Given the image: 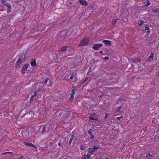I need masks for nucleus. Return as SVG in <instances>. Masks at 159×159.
<instances>
[{"label": "nucleus", "instance_id": "13", "mask_svg": "<svg viewBox=\"0 0 159 159\" xmlns=\"http://www.w3.org/2000/svg\"><path fill=\"white\" fill-rule=\"evenodd\" d=\"M1 2L3 5H5L7 7L8 6H9L10 5L9 3H8L7 2H6L4 0H1Z\"/></svg>", "mask_w": 159, "mask_h": 159}, {"label": "nucleus", "instance_id": "3", "mask_svg": "<svg viewBox=\"0 0 159 159\" xmlns=\"http://www.w3.org/2000/svg\"><path fill=\"white\" fill-rule=\"evenodd\" d=\"M46 129V126L45 125H42L39 127V131L42 133H43L45 132Z\"/></svg>", "mask_w": 159, "mask_h": 159}, {"label": "nucleus", "instance_id": "12", "mask_svg": "<svg viewBox=\"0 0 159 159\" xmlns=\"http://www.w3.org/2000/svg\"><path fill=\"white\" fill-rule=\"evenodd\" d=\"M67 47L66 46L63 47L61 48V49H60V50H59V51L61 52L66 51L67 50Z\"/></svg>", "mask_w": 159, "mask_h": 159}, {"label": "nucleus", "instance_id": "14", "mask_svg": "<svg viewBox=\"0 0 159 159\" xmlns=\"http://www.w3.org/2000/svg\"><path fill=\"white\" fill-rule=\"evenodd\" d=\"M93 152V151H91L90 150L88 152L87 157L89 158L91 156Z\"/></svg>", "mask_w": 159, "mask_h": 159}, {"label": "nucleus", "instance_id": "39", "mask_svg": "<svg viewBox=\"0 0 159 159\" xmlns=\"http://www.w3.org/2000/svg\"><path fill=\"white\" fill-rule=\"evenodd\" d=\"M70 80H72L73 79V76H70Z\"/></svg>", "mask_w": 159, "mask_h": 159}, {"label": "nucleus", "instance_id": "8", "mask_svg": "<svg viewBox=\"0 0 159 159\" xmlns=\"http://www.w3.org/2000/svg\"><path fill=\"white\" fill-rule=\"evenodd\" d=\"M96 117L97 115L95 114H93L90 116L89 119L93 120H96Z\"/></svg>", "mask_w": 159, "mask_h": 159}, {"label": "nucleus", "instance_id": "32", "mask_svg": "<svg viewBox=\"0 0 159 159\" xmlns=\"http://www.w3.org/2000/svg\"><path fill=\"white\" fill-rule=\"evenodd\" d=\"M21 70H22V74H24L25 73V71L26 70H24L23 69H22Z\"/></svg>", "mask_w": 159, "mask_h": 159}, {"label": "nucleus", "instance_id": "7", "mask_svg": "<svg viewBox=\"0 0 159 159\" xmlns=\"http://www.w3.org/2000/svg\"><path fill=\"white\" fill-rule=\"evenodd\" d=\"M79 2L82 5L87 6L88 4L87 2L85 0H78Z\"/></svg>", "mask_w": 159, "mask_h": 159}, {"label": "nucleus", "instance_id": "38", "mask_svg": "<svg viewBox=\"0 0 159 159\" xmlns=\"http://www.w3.org/2000/svg\"><path fill=\"white\" fill-rule=\"evenodd\" d=\"M108 116V115L107 114L105 115L104 117V118L105 119H107V118Z\"/></svg>", "mask_w": 159, "mask_h": 159}, {"label": "nucleus", "instance_id": "9", "mask_svg": "<svg viewBox=\"0 0 159 159\" xmlns=\"http://www.w3.org/2000/svg\"><path fill=\"white\" fill-rule=\"evenodd\" d=\"M102 42L106 45H111V41L109 40H103Z\"/></svg>", "mask_w": 159, "mask_h": 159}, {"label": "nucleus", "instance_id": "15", "mask_svg": "<svg viewBox=\"0 0 159 159\" xmlns=\"http://www.w3.org/2000/svg\"><path fill=\"white\" fill-rule=\"evenodd\" d=\"M153 54L152 53H151L150 56L148 58V60L149 61H152L153 59Z\"/></svg>", "mask_w": 159, "mask_h": 159}, {"label": "nucleus", "instance_id": "27", "mask_svg": "<svg viewBox=\"0 0 159 159\" xmlns=\"http://www.w3.org/2000/svg\"><path fill=\"white\" fill-rule=\"evenodd\" d=\"M149 28L148 27V26H146L145 27V30H148V31H147V32L148 33H149L150 32V31L149 30Z\"/></svg>", "mask_w": 159, "mask_h": 159}, {"label": "nucleus", "instance_id": "37", "mask_svg": "<svg viewBox=\"0 0 159 159\" xmlns=\"http://www.w3.org/2000/svg\"><path fill=\"white\" fill-rule=\"evenodd\" d=\"M157 9H155L153 11V12H157Z\"/></svg>", "mask_w": 159, "mask_h": 159}, {"label": "nucleus", "instance_id": "17", "mask_svg": "<svg viewBox=\"0 0 159 159\" xmlns=\"http://www.w3.org/2000/svg\"><path fill=\"white\" fill-rule=\"evenodd\" d=\"M87 147L84 145H81L80 147V149L81 150H84Z\"/></svg>", "mask_w": 159, "mask_h": 159}, {"label": "nucleus", "instance_id": "31", "mask_svg": "<svg viewBox=\"0 0 159 159\" xmlns=\"http://www.w3.org/2000/svg\"><path fill=\"white\" fill-rule=\"evenodd\" d=\"M122 107L121 106H120L118 110H116V112H118L121 109Z\"/></svg>", "mask_w": 159, "mask_h": 159}, {"label": "nucleus", "instance_id": "33", "mask_svg": "<svg viewBox=\"0 0 159 159\" xmlns=\"http://www.w3.org/2000/svg\"><path fill=\"white\" fill-rule=\"evenodd\" d=\"M12 153L11 152H5L4 153H3L2 154V155L5 154H11Z\"/></svg>", "mask_w": 159, "mask_h": 159}, {"label": "nucleus", "instance_id": "29", "mask_svg": "<svg viewBox=\"0 0 159 159\" xmlns=\"http://www.w3.org/2000/svg\"><path fill=\"white\" fill-rule=\"evenodd\" d=\"M29 146L33 148H36V146L32 143H30Z\"/></svg>", "mask_w": 159, "mask_h": 159}, {"label": "nucleus", "instance_id": "6", "mask_svg": "<svg viewBox=\"0 0 159 159\" xmlns=\"http://www.w3.org/2000/svg\"><path fill=\"white\" fill-rule=\"evenodd\" d=\"M75 90L74 89H73L71 91V93H70V100H72L74 97V95L75 93Z\"/></svg>", "mask_w": 159, "mask_h": 159}, {"label": "nucleus", "instance_id": "47", "mask_svg": "<svg viewBox=\"0 0 159 159\" xmlns=\"http://www.w3.org/2000/svg\"><path fill=\"white\" fill-rule=\"evenodd\" d=\"M61 113L60 112L59 113V115H61Z\"/></svg>", "mask_w": 159, "mask_h": 159}, {"label": "nucleus", "instance_id": "44", "mask_svg": "<svg viewBox=\"0 0 159 159\" xmlns=\"http://www.w3.org/2000/svg\"><path fill=\"white\" fill-rule=\"evenodd\" d=\"M31 113H32L33 114V112L32 111H31L30 112V114Z\"/></svg>", "mask_w": 159, "mask_h": 159}, {"label": "nucleus", "instance_id": "21", "mask_svg": "<svg viewBox=\"0 0 159 159\" xmlns=\"http://www.w3.org/2000/svg\"><path fill=\"white\" fill-rule=\"evenodd\" d=\"M147 3L145 5V6L146 7H147L149 6L150 4V2L149 0H146Z\"/></svg>", "mask_w": 159, "mask_h": 159}, {"label": "nucleus", "instance_id": "16", "mask_svg": "<svg viewBox=\"0 0 159 159\" xmlns=\"http://www.w3.org/2000/svg\"><path fill=\"white\" fill-rule=\"evenodd\" d=\"M7 13H10L11 11V5H10L9 6H8L7 7Z\"/></svg>", "mask_w": 159, "mask_h": 159}, {"label": "nucleus", "instance_id": "35", "mask_svg": "<svg viewBox=\"0 0 159 159\" xmlns=\"http://www.w3.org/2000/svg\"><path fill=\"white\" fill-rule=\"evenodd\" d=\"M24 143L25 145H26V146L29 145V144H30L29 143H27L26 142H24Z\"/></svg>", "mask_w": 159, "mask_h": 159}, {"label": "nucleus", "instance_id": "26", "mask_svg": "<svg viewBox=\"0 0 159 159\" xmlns=\"http://www.w3.org/2000/svg\"><path fill=\"white\" fill-rule=\"evenodd\" d=\"M117 20L116 19H113L111 21V23L112 24H114L116 23V22L117 21Z\"/></svg>", "mask_w": 159, "mask_h": 159}, {"label": "nucleus", "instance_id": "34", "mask_svg": "<svg viewBox=\"0 0 159 159\" xmlns=\"http://www.w3.org/2000/svg\"><path fill=\"white\" fill-rule=\"evenodd\" d=\"M109 58V57H104V59L105 60H107Z\"/></svg>", "mask_w": 159, "mask_h": 159}, {"label": "nucleus", "instance_id": "5", "mask_svg": "<svg viewBox=\"0 0 159 159\" xmlns=\"http://www.w3.org/2000/svg\"><path fill=\"white\" fill-rule=\"evenodd\" d=\"M92 129H90L89 130L88 132L90 136V139H93L94 138V136L92 133Z\"/></svg>", "mask_w": 159, "mask_h": 159}, {"label": "nucleus", "instance_id": "41", "mask_svg": "<svg viewBox=\"0 0 159 159\" xmlns=\"http://www.w3.org/2000/svg\"><path fill=\"white\" fill-rule=\"evenodd\" d=\"M23 157H19L18 158H17V159H23Z\"/></svg>", "mask_w": 159, "mask_h": 159}, {"label": "nucleus", "instance_id": "42", "mask_svg": "<svg viewBox=\"0 0 159 159\" xmlns=\"http://www.w3.org/2000/svg\"><path fill=\"white\" fill-rule=\"evenodd\" d=\"M58 145L60 146H61V143H60V142H59L58 143Z\"/></svg>", "mask_w": 159, "mask_h": 159}, {"label": "nucleus", "instance_id": "11", "mask_svg": "<svg viewBox=\"0 0 159 159\" xmlns=\"http://www.w3.org/2000/svg\"><path fill=\"white\" fill-rule=\"evenodd\" d=\"M36 61L35 59H33L30 62L31 65L32 66H35L36 65Z\"/></svg>", "mask_w": 159, "mask_h": 159}, {"label": "nucleus", "instance_id": "4", "mask_svg": "<svg viewBox=\"0 0 159 159\" xmlns=\"http://www.w3.org/2000/svg\"><path fill=\"white\" fill-rule=\"evenodd\" d=\"M102 45L101 43L95 44L93 45L92 48L94 50H98L99 48L102 47Z\"/></svg>", "mask_w": 159, "mask_h": 159}, {"label": "nucleus", "instance_id": "23", "mask_svg": "<svg viewBox=\"0 0 159 159\" xmlns=\"http://www.w3.org/2000/svg\"><path fill=\"white\" fill-rule=\"evenodd\" d=\"M28 65L27 64L25 65L23 67L22 69L24 70H26L28 67Z\"/></svg>", "mask_w": 159, "mask_h": 159}, {"label": "nucleus", "instance_id": "46", "mask_svg": "<svg viewBox=\"0 0 159 159\" xmlns=\"http://www.w3.org/2000/svg\"><path fill=\"white\" fill-rule=\"evenodd\" d=\"M102 51H101L100 52V53H102Z\"/></svg>", "mask_w": 159, "mask_h": 159}, {"label": "nucleus", "instance_id": "36", "mask_svg": "<svg viewBox=\"0 0 159 159\" xmlns=\"http://www.w3.org/2000/svg\"><path fill=\"white\" fill-rule=\"evenodd\" d=\"M88 79H89V77H87L84 81L83 82H85Z\"/></svg>", "mask_w": 159, "mask_h": 159}, {"label": "nucleus", "instance_id": "24", "mask_svg": "<svg viewBox=\"0 0 159 159\" xmlns=\"http://www.w3.org/2000/svg\"><path fill=\"white\" fill-rule=\"evenodd\" d=\"M73 139L74 137L73 136H72L70 139L69 141V142L68 143L69 145H70L71 144V142L73 140Z\"/></svg>", "mask_w": 159, "mask_h": 159}, {"label": "nucleus", "instance_id": "1", "mask_svg": "<svg viewBox=\"0 0 159 159\" xmlns=\"http://www.w3.org/2000/svg\"><path fill=\"white\" fill-rule=\"evenodd\" d=\"M25 57V56L24 54H22L19 56V58L15 66L16 68L19 66L21 63L24 60Z\"/></svg>", "mask_w": 159, "mask_h": 159}, {"label": "nucleus", "instance_id": "2", "mask_svg": "<svg viewBox=\"0 0 159 159\" xmlns=\"http://www.w3.org/2000/svg\"><path fill=\"white\" fill-rule=\"evenodd\" d=\"M89 43V40L87 39L84 38L80 41L79 46L87 45Z\"/></svg>", "mask_w": 159, "mask_h": 159}, {"label": "nucleus", "instance_id": "25", "mask_svg": "<svg viewBox=\"0 0 159 159\" xmlns=\"http://www.w3.org/2000/svg\"><path fill=\"white\" fill-rule=\"evenodd\" d=\"M89 158L87 157L86 155H84L82 157L81 159H88Z\"/></svg>", "mask_w": 159, "mask_h": 159}, {"label": "nucleus", "instance_id": "45", "mask_svg": "<svg viewBox=\"0 0 159 159\" xmlns=\"http://www.w3.org/2000/svg\"><path fill=\"white\" fill-rule=\"evenodd\" d=\"M102 96H103V95H100V97H102Z\"/></svg>", "mask_w": 159, "mask_h": 159}, {"label": "nucleus", "instance_id": "43", "mask_svg": "<svg viewBox=\"0 0 159 159\" xmlns=\"http://www.w3.org/2000/svg\"><path fill=\"white\" fill-rule=\"evenodd\" d=\"M157 75L158 76H159V71L157 72Z\"/></svg>", "mask_w": 159, "mask_h": 159}, {"label": "nucleus", "instance_id": "10", "mask_svg": "<svg viewBox=\"0 0 159 159\" xmlns=\"http://www.w3.org/2000/svg\"><path fill=\"white\" fill-rule=\"evenodd\" d=\"M48 82V83H49V84H47L48 85V86H51L52 84L51 83V81L50 80H49V79L48 78H47L46 79L44 84H46Z\"/></svg>", "mask_w": 159, "mask_h": 159}, {"label": "nucleus", "instance_id": "22", "mask_svg": "<svg viewBox=\"0 0 159 159\" xmlns=\"http://www.w3.org/2000/svg\"><path fill=\"white\" fill-rule=\"evenodd\" d=\"M152 157V155L150 153H147L146 155V157L149 159Z\"/></svg>", "mask_w": 159, "mask_h": 159}, {"label": "nucleus", "instance_id": "19", "mask_svg": "<svg viewBox=\"0 0 159 159\" xmlns=\"http://www.w3.org/2000/svg\"><path fill=\"white\" fill-rule=\"evenodd\" d=\"M98 147H97L96 146H94L93 148H92L90 150L91 151H93V152L94 151H96L97 150V149H98Z\"/></svg>", "mask_w": 159, "mask_h": 159}, {"label": "nucleus", "instance_id": "28", "mask_svg": "<svg viewBox=\"0 0 159 159\" xmlns=\"http://www.w3.org/2000/svg\"><path fill=\"white\" fill-rule=\"evenodd\" d=\"M92 67H90L89 70L87 72V75H88V74L92 71Z\"/></svg>", "mask_w": 159, "mask_h": 159}, {"label": "nucleus", "instance_id": "20", "mask_svg": "<svg viewBox=\"0 0 159 159\" xmlns=\"http://www.w3.org/2000/svg\"><path fill=\"white\" fill-rule=\"evenodd\" d=\"M136 61H137L140 62L141 61V60L140 59H139L138 60H132V62L133 63H136L137 64V62H136Z\"/></svg>", "mask_w": 159, "mask_h": 159}, {"label": "nucleus", "instance_id": "30", "mask_svg": "<svg viewBox=\"0 0 159 159\" xmlns=\"http://www.w3.org/2000/svg\"><path fill=\"white\" fill-rule=\"evenodd\" d=\"M143 20H142L140 22L138 23V25H141L143 24Z\"/></svg>", "mask_w": 159, "mask_h": 159}, {"label": "nucleus", "instance_id": "40", "mask_svg": "<svg viewBox=\"0 0 159 159\" xmlns=\"http://www.w3.org/2000/svg\"><path fill=\"white\" fill-rule=\"evenodd\" d=\"M123 117L122 116H120V117H117V119H120V118H122Z\"/></svg>", "mask_w": 159, "mask_h": 159}, {"label": "nucleus", "instance_id": "18", "mask_svg": "<svg viewBox=\"0 0 159 159\" xmlns=\"http://www.w3.org/2000/svg\"><path fill=\"white\" fill-rule=\"evenodd\" d=\"M37 95V93L36 92L34 93V94L32 95L30 98V101H33V98Z\"/></svg>", "mask_w": 159, "mask_h": 159}]
</instances>
